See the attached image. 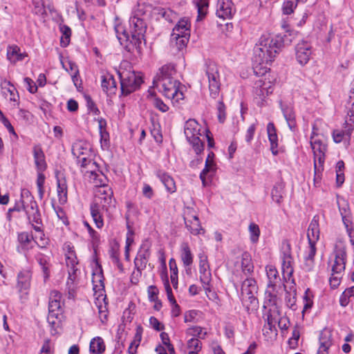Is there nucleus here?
<instances>
[{"label": "nucleus", "mask_w": 354, "mask_h": 354, "mask_svg": "<svg viewBox=\"0 0 354 354\" xmlns=\"http://www.w3.org/2000/svg\"><path fill=\"white\" fill-rule=\"evenodd\" d=\"M281 46V41L268 35H263L254 48L253 68L257 75H264L270 71Z\"/></svg>", "instance_id": "1"}, {"label": "nucleus", "mask_w": 354, "mask_h": 354, "mask_svg": "<svg viewBox=\"0 0 354 354\" xmlns=\"http://www.w3.org/2000/svg\"><path fill=\"white\" fill-rule=\"evenodd\" d=\"M146 15L143 9L138 5L131 14L129 19L130 35L122 25L115 27L116 37L121 45H126L130 41L135 46H139L142 39H145V34L147 30Z\"/></svg>", "instance_id": "2"}, {"label": "nucleus", "mask_w": 354, "mask_h": 354, "mask_svg": "<svg viewBox=\"0 0 354 354\" xmlns=\"http://www.w3.org/2000/svg\"><path fill=\"white\" fill-rule=\"evenodd\" d=\"M176 71L172 64L162 66L155 76L153 84L154 86L161 87L164 95L176 102H179L184 98L183 92V86L176 80L174 76Z\"/></svg>", "instance_id": "3"}, {"label": "nucleus", "mask_w": 354, "mask_h": 354, "mask_svg": "<svg viewBox=\"0 0 354 354\" xmlns=\"http://www.w3.org/2000/svg\"><path fill=\"white\" fill-rule=\"evenodd\" d=\"M118 75L120 80L121 92L124 95H128L138 89L143 82L141 74L136 72L131 63L127 61L120 64Z\"/></svg>", "instance_id": "4"}, {"label": "nucleus", "mask_w": 354, "mask_h": 354, "mask_svg": "<svg viewBox=\"0 0 354 354\" xmlns=\"http://www.w3.org/2000/svg\"><path fill=\"white\" fill-rule=\"evenodd\" d=\"M254 81L252 94L254 103L259 107L266 106L268 104V98L274 91V82L266 75H260Z\"/></svg>", "instance_id": "5"}, {"label": "nucleus", "mask_w": 354, "mask_h": 354, "mask_svg": "<svg viewBox=\"0 0 354 354\" xmlns=\"http://www.w3.org/2000/svg\"><path fill=\"white\" fill-rule=\"evenodd\" d=\"M257 291L258 286L256 280L247 276L241 284L240 299L248 313L257 311L259 308V301L256 297Z\"/></svg>", "instance_id": "6"}, {"label": "nucleus", "mask_w": 354, "mask_h": 354, "mask_svg": "<svg viewBox=\"0 0 354 354\" xmlns=\"http://www.w3.org/2000/svg\"><path fill=\"white\" fill-rule=\"evenodd\" d=\"M21 197L22 208L25 211L29 222L36 232H41L42 220L36 201L27 189L22 190Z\"/></svg>", "instance_id": "7"}, {"label": "nucleus", "mask_w": 354, "mask_h": 354, "mask_svg": "<svg viewBox=\"0 0 354 354\" xmlns=\"http://www.w3.org/2000/svg\"><path fill=\"white\" fill-rule=\"evenodd\" d=\"M310 142L314 154V183L317 185L320 183L322 179L327 151V144L324 136L310 140Z\"/></svg>", "instance_id": "8"}, {"label": "nucleus", "mask_w": 354, "mask_h": 354, "mask_svg": "<svg viewBox=\"0 0 354 354\" xmlns=\"http://www.w3.org/2000/svg\"><path fill=\"white\" fill-rule=\"evenodd\" d=\"M281 261V270L283 283L289 284V288L294 289L295 284L292 277L294 272L295 261L292 256L291 245L288 241H283L281 244L280 254Z\"/></svg>", "instance_id": "9"}, {"label": "nucleus", "mask_w": 354, "mask_h": 354, "mask_svg": "<svg viewBox=\"0 0 354 354\" xmlns=\"http://www.w3.org/2000/svg\"><path fill=\"white\" fill-rule=\"evenodd\" d=\"M201 131V125L194 119H189L185 124V135L196 154L201 153L204 150V144L200 139L202 135Z\"/></svg>", "instance_id": "10"}, {"label": "nucleus", "mask_w": 354, "mask_h": 354, "mask_svg": "<svg viewBox=\"0 0 354 354\" xmlns=\"http://www.w3.org/2000/svg\"><path fill=\"white\" fill-rule=\"evenodd\" d=\"M73 154L77 158V162L83 169L97 167V164L92 159L91 147L86 144L77 143L73 147Z\"/></svg>", "instance_id": "11"}, {"label": "nucleus", "mask_w": 354, "mask_h": 354, "mask_svg": "<svg viewBox=\"0 0 354 354\" xmlns=\"http://www.w3.org/2000/svg\"><path fill=\"white\" fill-rule=\"evenodd\" d=\"M205 74L211 97L218 98L221 91V79L218 66L214 62L206 64Z\"/></svg>", "instance_id": "12"}, {"label": "nucleus", "mask_w": 354, "mask_h": 354, "mask_svg": "<svg viewBox=\"0 0 354 354\" xmlns=\"http://www.w3.org/2000/svg\"><path fill=\"white\" fill-rule=\"evenodd\" d=\"M184 221L187 230L193 235L204 234L205 229L201 226V222L195 210L187 207L184 212Z\"/></svg>", "instance_id": "13"}, {"label": "nucleus", "mask_w": 354, "mask_h": 354, "mask_svg": "<svg viewBox=\"0 0 354 354\" xmlns=\"http://www.w3.org/2000/svg\"><path fill=\"white\" fill-rule=\"evenodd\" d=\"M95 196L103 209L108 210L109 208L115 206V200L113 197V192L108 183L96 189Z\"/></svg>", "instance_id": "14"}, {"label": "nucleus", "mask_w": 354, "mask_h": 354, "mask_svg": "<svg viewBox=\"0 0 354 354\" xmlns=\"http://www.w3.org/2000/svg\"><path fill=\"white\" fill-rule=\"evenodd\" d=\"M82 172L84 174V177L88 179L89 183L93 184V185L96 187V189L100 187V186L104 185L106 183H108V178L98 169L97 165L95 168L93 167L83 169L82 170Z\"/></svg>", "instance_id": "15"}, {"label": "nucleus", "mask_w": 354, "mask_h": 354, "mask_svg": "<svg viewBox=\"0 0 354 354\" xmlns=\"http://www.w3.org/2000/svg\"><path fill=\"white\" fill-rule=\"evenodd\" d=\"M335 259L331 271L335 274H342L345 270L346 252V248L342 245H336L334 250Z\"/></svg>", "instance_id": "16"}, {"label": "nucleus", "mask_w": 354, "mask_h": 354, "mask_svg": "<svg viewBox=\"0 0 354 354\" xmlns=\"http://www.w3.org/2000/svg\"><path fill=\"white\" fill-rule=\"evenodd\" d=\"M279 104L288 127L292 131H294L297 127V122L293 104L282 100L279 101Z\"/></svg>", "instance_id": "17"}, {"label": "nucleus", "mask_w": 354, "mask_h": 354, "mask_svg": "<svg viewBox=\"0 0 354 354\" xmlns=\"http://www.w3.org/2000/svg\"><path fill=\"white\" fill-rule=\"evenodd\" d=\"M295 54L299 64L306 65L310 61L313 54L311 44L305 41L299 42L295 47Z\"/></svg>", "instance_id": "18"}, {"label": "nucleus", "mask_w": 354, "mask_h": 354, "mask_svg": "<svg viewBox=\"0 0 354 354\" xmlns=\"http://www.w3.org/2000/svg\"><path fill=\"white\" fill-rule=\"evenodd\" d=\"M236 12L234 4L232 0H218L216 15L222 19H229Z\"/></svg>", "instance_id": "19"}, {"label": "nucleus", "mask_w": 354, "mask_h": 354, "mask_svg": "<svg viewBox=\"0 0 354 354\" xmlns=\"http://www.w3.org/2000/svg\"><path fill=\"white\" fill-rule=\"evenodd\" d=\"M264 316L266 317V324H268L269 330L271 331V333H274V335H277L276 324L277 323H279V325H280L283 319L280 316V313L277 309V307L274 306L270 308ZM279 326L281 328H287L286 324H284L283 326Z\"/></svg>", "instance_id": "20"}, {"label": "nucleus", "mask_w": 354, "mask_h": 354, "mask_svg": "<svg viewBox=\"0 0 354 354\" xmlns=\"http://www.w3.org/2000/svg\"><path fill=\"white\" fill-rule=\"evenodd\" d=\"M150 257V251L148 248L141 246L134 259L135 268L137 270V275L140 276L142 270L146 268Z\"/></svg>", "instance_id": "21"}, {"label": "nucleus", "mask_w": 354, "mask_h": 354, "mask_svg": "<svg viewBox=\"0 0 354 354\" xmlns=\"http://www.w3.org/2000/svg\"><path fill=\"white\" fill-rule=\"evenodd\" d=\"M68 279L66 281V289L68 290V298H74L76 290L79 284V274H80V270L77 269H68Z\"/></svg>", "instance_id": "22"}, {"label": "nucleus", "mask_w": 354, "mask_h": 354, "mask_svg": "<svg viewBox=\"0 0 354 354\" xmlns=\"http://www.w3.org/2000/svg\"><path fill=\"white\" fill-rule=\"evenodd\" d=\"M31 278L32 273L28 269H24L18 273L17 288L20 292L28 294L30 287Z\"/></svg>", "instance_id": "23"}, {"label": "nucleus", "mask_w": 354, "mask_h": 354, "mask_svg": "<svg viewBox=\"0 0 354 354\" xmlns=\"http://www.w3.org/2000/svg\"><path fill=\"white\" fill-rule=\"evenodd\" d=\"M92 283L93 286V290L98 296H103L104 288V275L101 266L96 265L95 270L93 272Z\"/></svg>", "instance_id": "24"}, {"label": "nucleus", "mask_w": 354, "mask_h": 354, "mask_svg": "<svg viewBox=\"0 0 354 354\" xmlns=\"http://www.w3.org/2000/svg\"><path fill=\"white\" fill-rule=\"evenodd\" d=\"M101 86L103 91L108 95L115 94L117 91V84L113 75L108 72L103 73L101 75Z\"/></svg>", "instance_id": "25"}, {"label": "nucleus", "mask_w": 354, "mask_h": 354, "mask_svg": "<svg viewBox=\"0 0 354 354\" xmlns=\"http://www.w3.org/2000/svg\"><path fill=\"white\" fill-rule=\"evenodd\" d=\"M62 294L57 290H52L49 297V313L61 315L62 312Z\"/></svg>", "instance_id": "26"}, {"label": "nucleus", "mask_w": 354, "mask_h": 354, "mask_svg": "<svg viewBox=\"0 0 354 354\" xmlns=\"http://www.w3.org/2000/svg\"><path fill=\"white\" fill-rule=\"evenodd\" d=\"M320 232L319 225V216H315L308 228L307 238L308 244L316 245L319 239Z\"/></svg>", "instance_id": "27"}, {"label": "nucleus", "mask_w": 354, "mask_h": 354, "mask_svg": "<svg viewBox=\"0 0 354 354\" xmlns=\"http://www.w3.org/2000/svg\"><path fill=\"white\" fill-rule=\"evenodd\" d=\"M156 176L164 185L167 192L173 194L176 192L175 181L168 173L163 170L158 169L156 171Z\"/></svg>", "instance_id": "28"}, {"label": "nucleus", "mask_w": 354, "mask_h": 354, "mask_svg": "<svg viewBox=\"0 0 354 354\" xmlns=\"http://www.w3.org/2000/svg\"><path fill=\"white\" fill-rule=\"evenodd\" d=\"M7 59L11 64H16L28 57L26 52H21L20 48L17 45H10L7 48Z\"/></svg>", "instance_id": "29"}, {"label": "nucleus", "mask_w": 354, "mask_h": 354, "mask_svg": "<svg viewBox=\"0 0 354 354\" xmlns=\"http://www.w3.org/2000/svg\"><path fill=\"white\" fill-rule=\"evenodd\" d=\"M180 258L183 266H192L194 256L187 242L184 241L180 245Z\"/></svg>", "instance_id": "30"}, {"label": "nucleus", "mask_w": 354, "mask_h": 354, "mask_svg": "<svg viewBox=\"0 0 354 354\" xmlns=\"http://www.w3.org/2000/svg\"><path fill=\"white\" fill-rule=\"evenodd\" d=\"M267 133L269 142L270 143L271 152L274 156H277L279 153V140L276 127L274 123L272 122H269L267 125Z\"/></svg>", "instance_id": "31"}, {"label": "nucleus", "mask_w": 354, "mask_h": 354, "mask_svg": "<svg viewBox=\"0 0 354 354\" xmlns=\"http://www.w3.org/2000/svg\"><path fill=\"white\" fill-rule=\"evenodd\" d=\"M17 240L19 243V247L26 252L32 249L36 243L32 234L27 232L19 233Z\"/></svg>", "instance_id": "32"}, {"label": "nucleus", "mask_w": 354, "mask_h": 354, "mask_svg": "<svg viewBox=\"0 0 354 354\" xmlns=\"http://www.w3.org/2000/svg\"><path fill=\"white\" fill-rule=\"evenodd\" d=\"M32 154L37 171H45L47 164L44 153L40 145H35L32 148Z\"/></svg>", "instance_id": "33"}, {"label": "nucleus", "mask_w": 354, "mask_h": 354, "mask_svg": "<svg viewBox=\"0 0 354 354\" xmlns=\"http://www.w3.org/2000/svg\"><path fill=\"white\" fill-rule=\"evenodd\" d=\"M65 251V261L68 269H77V258L74 247L71 243H66L64 247Z\"/></svg>", "instance_id": "34"}, {"label": "nucleus", "mask_w": 354, "mask_h": 354, "mask_svg": "<svg viewBox=\"0 0 354 354\" xmlns=\"http://www.w3.org/2000/svg\"><path fill=\"white\" fill-rule=\"evenodd\" d=\"M266 275L268 277V288L274 291L277 286L281 282V278L277 269L272 265L266 267Z\"/></svg>", "instance_id": "35"}, {"label": "nucleus", "mask_w": 354, "mask_h": 354, "mask_svg": "<svg viewBox=\"0 0 354 354\" xmlns=\"http://www.w3.org/2000/svg\"><path fill=\"white\" fill-rule=\"evenodd\" d=\"M57 193L59 203L66 204L68 201V185L64 177H57Z\"/></svg>", "instance_id": "36"}, {"label": "nucleus", "mask_w": 354, "mask_h": 354, "mask_svg": "<svg viewBox=\"0 0 354 354\" xmlns=\"http://www.w3.org/2000/svg\"><path fill=\"white\" fill-rule=\"evenodd\" d=\"M337 203L343 223H349L352 221V215L348 201L342 197H337Z\"/></svg>", "instance_id": "37"}, {"label": "nucleus", "mask_w": 354, "mask_h": 354, "mask_svg": "<svg viewBox=\"0 0 354 354\" xmlns=\"http://www.w3.org/2000/svg\"><path fill=\"white\" fill-rule=\"evenodd\" d=\"M191 23L187 18L180 19L173 28L172 33L174 35H185L190 36Z\"/></svg>", "instance_id": "38"}, {"label": "nucleus", "mask_w": 354, "mask_h": 354, "mask_svg": "<svg viewBox=\"0 0 354 354\" xmlns=\"http://www.w3.org/2000/svg\"><path fill=\"white\" fill-rule=\"evenodd\" d=\"M200 281L202 283L206 295L212 292V273L210 268L199 270Z\"/></svg>", "instance_id": "39"}, {"label": "nucleus", "mask_w": 354, "mask_h": 354, "mask_svg": "<svg viewBox=\"0 0 354 354\" xmlns=\"http://www.w3.org/2000/svg\"><path fill=\"white\" fill-rule=\"evenodd\" d=\"M319 348L324 350H329L333 345L332 333L330 330L324 329L321 331L319 338Z\"/></svg>", "instance_id": "40"}, {"label": "nucleus", "mask_w": 354, "mask_h": 354, "mask_svg": "<svg viewBox=\"0 0 354 354\" xmlns=\"http://www.w3.org/2000/svg\"><path fill=\"white\" fill-rule=\"evenodd\" d=\"M241 269L243 273L247 277L254 272V265L249 252H244L241 254Z\"/></svg>", "instance_id": "41"}, {"label": "nucleus", "mask_w": 354, "mask_h": 354, "mask_svg": "<svg viewBox=\"0 0 354 354\" xmlns=\"http://www.w3.org/2000/svg\"><path fill=\"white\" fill-rule=\"evenodd\" d=\"M106 349L104 339L101 337H93L89 344V351L93 354H103Z\"/></svg>", "instance_id": "42"}, {"label": "nucleus", "mask_w": 354, "mask_h": 354, "mask_svg": "<svg viewBox=\"0 0 354 354\" xmlns=\"http://www.w3.org/2000/svg\"><path fill=\"white\" fill-rule=\"evenodd\" d=\"M91 215L97 228L101 229L104 226V221L100 212V205L93 203L90 206Z\"/></svg>", "instance_id": "43"}, {"label": "nucleus", "mask_w": 354, "mask_h": 354, "mask_svg": "<svg viewBox=\"0 0 354 354\" xmlns=\"http://www.w3.org/2000/svg\"><path fill=\"white\" fill-rule=\"evenodd\" d=\"M35 259L43 270L44 278H48L50 275V258L42 253L38 252L35 255Z\"/></svg>", "instance_id": "44"}, {"label": "nucleus", "mask_w": 354, "mask_h": 354, "mask_svg": "<svg viewBox=\"0 0 354 354\" xmlns=\"http://www.w3.org/2000/svg\"><path fill=\"white\" fill-rule=\"evenodd\" d=\"M187 336L192 337L191 338L197 337L198 339H204L207 333L205 330V328L197 325L192 326L187 328L185 330Z\"/></svg>", "instance_id": "45"}, {"label": "nucleus", "mask_w": 354, "mask_h": 354, "mask_svg": "<svg viewBox=\"0 0 354 354\" xmlns=\"http://www.w3.org/2000/svg\"><path fill=\"white\" fill-rule=\"evenodd\" d=\"M284 290L286 291V306L291 310H295L297 309L296 308V297H295V286L294 287V289L291 290L289 288V291L287 290V286H289V284H287L286 283H283Z\"/></svg>", "instance_id": "46"}, {"label": "nucleus", "mask_w": 354, "mask_h": 354, "mask_svg": "<svg viewBox=\"0 0 354 354\" xmlns=\"http://www.w3.org/2000/svg\"><path fill=\"white\" fill-rule=\"evenodd\" d=\"M195 7L197 8V21L202 20L206 16L209 7L208 0H193Z\"/></svg>", "instance_id": "47"}, {"label": "nucleus", "mask_w": 354, "mask_h": 354, "mask_svg": "<svg viewBox=\"0 0 354 354\" xmlns=\"http://www.w3.org/2000/svg\"><path fill=\"white\" fill-rule=\"evenodd\" d=\"M106 296L102 298L101 301L100 299H97L95 304L98 308L99 317L102 324H105L108 319V308L107 303L105 301Z\"/></svg>", "instance_id": "48"}, {"label": "nucleus", "mask_w": 354, "mask_h": 354, "mask_svg": "<svg viewBox=\"0 0 354 354\" xmlns=\"http://www.w3.org/2000/svg\"><path fill=\"white\" fill-rule=\"evenodd\" d=\"M160 277L163 282V285L167 293V299L170 303V304H173L176 302V300L173 295L172 289L170 286V282L169 281L168 275L165 272H161Z\"/></svg>", "instance_id": "49"}, {"label": "nucleus", "mask_w": 354, "mask_h": 354, "mask_svg": "<svg viewBox=\"0 0 354 354\" xmlns=\"http://www.w3.org/2000/svg\"><path fill=\"white\" fill-rule=\"evenodd\" d=\"M2 88L5 90V93L6 92L9 93V100L15 103H17L19 96L15 86L11 84L10 82L5 80L2 83Z\"/></svg>", "instance_id": "50"}, {"label": "nucleus", "mask_w": 354, "mask_h": 354, "mask_svg": "<svg viewBox=\"0 0 354 354\" xmlns=\"http://www.w3.org/2000/svg\"><path fill=\"white\" fill-rule=\"evenodd\" d=\"M284 194L283 187L281 184L275 185L271 191V197L274 202L281 204L283 201V196Z\"/></svg>", "instance_id": "51"}, {"label": "nucleus", "mask_w": 354, "mask_h": 354, "mask_svg": "<svg viewBox=\"0 0 354 354\" xmlns=\"http://www.w3.org/2000/svg\"><path fill=\"white\" fill-rule=\"evenodd\" d=\"M190 36H185L183 35H174V34L171 35V41L175 42V44L178 50H181L184 48L189 39Z\"/></svg>", "instance_id": "52"}, {"label": "nucleus", "mask_w": 354, "mask_h": 354, "mask_svg": "<svg viewBox=\"0 0 354 354\" xmlns=\"http://www.w3.org/2000/svg\"><path fill=\"white\" fill-rule=\"evenodd\" d=\"M203 344L197 337L190 338L187 341V348L188 351L201 352Z\"/></svg>", "instance_id": "53"}, {"label": "nucleus", "mask_w": 354, "mask_h": 354, "mask_svg": "<svg viewBox=\"0 0 354 354\" xmlns=\"http://www.w3.org/2000/svg\"><path fill=\"white\" fill-rule=\"evenodd\" d=\"M324 124L322 120H316L313 124L310 140L322 138L324 133L320 132V127Z\"/></svg>", "instance_id": "54"}, {"label": "nucleus", "mask_w": 354, "mask_h": 354, "mask_svg": "<svg viewBox=\"0 0 354 354\" xmlns=\"http://www.w3.org/2000/svg\"><path fill=\"white\" fill-rule=\"evenodd\" d=\"M250 233V239L252 243H257L259 241L260 236V229L257 224L254 223H250L248 227Z\"/></svg>", "instance_id": "55"}, {"label": "nucleus", "mask_w": 354, "mask_h": 354, "mask_svg": "<svg viewBox=\"0 0 354 354\" xmlns=\"http://www.w3.org/2000/svg\"><path fill=\"white\" fill-rule=\"evenodd\" d=\"M201 312L197 310H189L184 313L185 323H197L198 322V317Z\"/></svg>", "instance_id": "56"}, {"label": "nucleus", "mask_w": 354, "mask_h": 354, "mask_svg": "<svg viewBox=\"0 0 354 354\" xmlns=\"http://www.w3.org/2000/svg\"><path fill=\"white\" fill-rule=\"evenodd\" d=\"M297 3L298 0H285L282 6L283 13L284 15L292 14L297 6Z\"/></svg>", "instance_id": "57"}, {"label": "nucleus", "mask_w": 354, "mask_h": 354, "mask_svg": "<svg viewBox=\"0 0 354 354\" xmlns=\"http://www.w3.org/2000/svg\"><path fill=\"white\" fill-rule=\"evenodd\" d=\"M44 171H37V187L38 189V194L40 198H42L44 194V183H45V176L43 174Z\"/></svg>", "instance_id": "58"}, {"label": "nucleus", "mask_w": 354, "mask_h": 354, "mask_svg": "<svg viewBox=\"0 0 354 354\" xmlns=\"http://www.w3.org/2000/svg\"><path fill=\"white\" fill-rule=\"evenodd\" d=\"M162 346H165L169 354H176L173 344L171 343L169 335L165 332H162L160 335Z\"/></svg>", "instance_id": "59"}, {"label": "nucleus", "mask_w": 354, "mask_h": 354, "mask_svg": "<svg viewBox=\"0 0 354 354\" xmlns=\"http://www.w3.org/2000/svg\"><path fill=\"white\" fill-rule=\"evenodd\" d=\"M110 259L113 264L118 268L120 272H124V267L120 260V254L118 250L112 249L110 252Z\"/></svg>", "instance_id": "60"}, {"label": "nucleus", "mask_w": 354, "mask_h": 354, "mask_svg": "<svg viewBox=\"0 0 354 354\" xmlns=\"http://www.w3.org/2000/svg\"><path fill=\"white\" fill-rule=\"evenodd\" d=\"M63 68L67 71L70 75L73 73H79V69L77 65L71 60L66 62L61 61Z\"/></svg>", "instance_id": "61"}, {"label": "nucleus", "mask_w": 354, "mask_h": 354, "mask_svg": "<svg viewBox=\"0 0 354 354\" xmlns=\"http://www.w3.org/2000/svg\"><path fill=\"white\" fill-rule=\"evenodd\" d=\"M35 15L43 16L46 14L43 0H32Z\"/></svg>", "instance_id": "62"}, {"label": "nucleus", "mask_w": 354, "mask_h": 354, "mask_svg": "<svg viewBox=\"0 0 354 354\" xmlns=\"http://www.w3.org/2000/svg\"><path fill=\"white\" fill-rule=\"evenodd\" d=\"M199 270L210 268L208 257L206 253L202 250L198 254Z\"/></svg>", "instance_id": "63"}, {"label": "nucleus", "mask_w": 354, "mask_h": 354, "mask_svg": "<svg viewBox=\"0 0 354 354\" xmlns=\"http://www.w3.org/2000/svg\"><path fill=\"white\" fill-rule=\"evenodd\" d=\"M217 116L220 122H224L226 118L225 106L222 100H218L217 105Z\"/></svg>", "instance_id": "64"}]
</instances>
